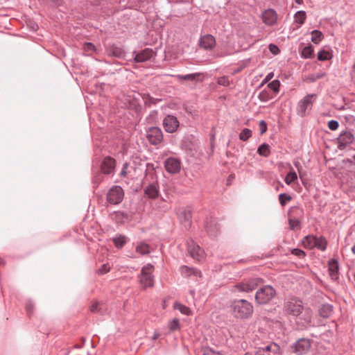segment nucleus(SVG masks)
Masks as SVG:
<instances>
[{
	"instance_id": "f257e3e1",
	"label": "nucleus",
	"mask_w": 355,
	"mask_h": 355,
	"mask_svg": "<svg viewBox=\"0 0 355 355\" xmlns=\"http://www.w3.org/2000/svg\"><path fill=\"white\" fill-rule=\"evenodd\" d=\"M230 308L234 316L241 320L250 318L254 311L252 304L244 299L232 300Z\"/></svg>"
},
{
	"instance_id": "f03ea898",
	"label": "nucleus",
	"mask_w": 355,
	"mask_h": 355,
	"mask_svg": "<svg viewBox=\"0 0 355 355\" xmlns=\"http://www.w3.org/2000/svg\"><path fill=\"white\" fill-rule=\"evenodd\" d=\"M277 291L270 285H264L257 289L254 299L258 305H266L270 304L276 297Z\"/></svg>"
},
{
	"instance_id": "7ed1b4c3",
	"label": "nucleus",
	"mask_w": 355,
	"mask_h": 355,
	"mask_svg": "<svg viewBox=\"0 0 355 355\" xmlns=\"http://www.w3.org/2000/svg\"><path fill=\"white\" fill-rule=\"evenodd\" d=\"M261 282L262 279L260 278H252L243 281L232 286L230 291L237 296H239V293H249L255 290Z\"/></svg>"
},
{
	"instance_id": "20e7f679",
	"label": "nucleus",
	"mask_w": 355,
	"mask_h": 355,
	"mask_svg": "<svg viewBox=\"0 0 355 355\" xmlns=\"http://www.w3.org/2000/svg\"><path fill=\"white\" fill-rule=\"evenodd\" d=\"M154 266L150 263L145 265L141 268L139 280L144 288L153 287L154 285V276L152 274Z\"/></svg>"
},
{
	"instance_id": "39448f33",
	"label": "nucleus",
	"mask_w": 355,
	"mask_h": 355,
	"mask_svg": "<svg viewBox=\"0 0 355 355\" xmlns=\"http://www.w3.org/2000/svg\"><path fill=\"white\" fill-rule=\"evenodd\" d=\"M316 98L317 94H307L302 98L297 105V114L300 116H305L306 115V111L311 109Z\"/></svg>"
},
{
	"instance_id": "423d86ee",
	"label": "nucleus",
	"mask_w": 355,
	"mask_h": 355,
	"mask_svg": "<svg viewBox=\"0 0 355 355\" xmlns=\"http://www.w3.org/2000/svg\"><path fill=\"white\" fill-rule=\"evenodd\" d=\"M146 137L151 145L157 146L163 141V132L160 128L150 127L146 130Z\"/></svg>"
},
{
	"instance_id": "0eeeda50",
	"label": "nucleus",
	"mask_w": 355,
	"mask_h": 355,
	"mask_svg": "<svg viewBox=\"0 0 355 355\" xmlns=\"http://www.w3.org/2000/svg\"><path fill=\"white\" fill-rule=\"evenodd\" d=\"M124 192L120 186L112 187L107 193V200L112 205H118L123 199Z\"/></svg>"
},
{
	"instance_id": "6e6552de",
	"label": "nucleus",
	"mask_w": 355,
	"mask_h": 355,
	"mask_svg": "<svg viewBox=\"0 0 355 355\" xmlns=\"http://www.w3.org/2000/svg\"><path fill=\"white\" fill-rule=\"evenodd\" d=\"M304 309L302 301L297 298H291L285 303L286 311L293 316L300 315Z\"/></svg>"
},
{
	"instance_id": "1a4fd4ad",
	"label": "nucleus",
	"mask_w": 355,
	"mask_h": 355,
	"mask_svg": "<svg viewBox=\"0 0 355 355\" xmlns=\"http://www.w3.org/2000/svg\"><path fill=\"white\" fill-rule=\"evenodd\" d=\"M255 355H281L280 347L274 342H270L258 347Z\"/></svg>"
},
{
	"instance_id": "9d476101",
	"label": "nucleus",
	"mask_w": 355,
	"mask_h": 355,
	"mask_svg": "<svg viewBox=\"0 0 355 355\" xmlns=\"http://www.w3.org/2000/svg\"><path fill=\"white\" fill-rule=\"evenodd\" d=\"M311 348V340L308 338H300L291 347L292 352L296 355L306 354Z\"/></svg>"
},
{
	"instance_id": "9b49d317",
	"label": "nucleus",
	"mask_w": 355,
	"mask_h": 355,
	"mask_svg": "<svg viewBox=\"0 0 355 355\" xmlns=\"http://www.w3.org/2000/svg\"><path fill=\"white\" fill-rule=\"evenodd\" d=\"M296 317V324L298 328L303 329L311 326L312 311L310 309L304 308L300 315Z\"/></svg>"
},
{
	"instance_id": "f8f14e48",
	"label": "nucleus",
	"mask_w": 355,
	"mask_h": 355,
	"mask_svg": "<svg viewBox=\"0 0 355 355\" xmlns=\"http://www.w3.org/2000/svg\"><path fill=\"white\" fill-rule=\"evenodd\" d=\"M187 245L188 253L193 259L200 261L204 258V250L198 244H196L193 240H188Z\"/></svg>"
},
{
	"instance_id": "ddd939ff",
	"label": "nucleus",
	"mask_w": 355,
	"mask_h": 355,
	"mask_svg": "<svg viewBox=\"0 0 355 355\" xmlns=\"http://www.w3.org/2000/svg\"><path fill=\"white\" fill-rule=\"evenodd\" d=\"M162 125L166 132L173 133L178 130L180 123L176 116L168 114L164 117Z\"/></svg>"
},
{
	"instance_id": "4468645a",
	"label": "nucleus",
	"mask_w": 355,
	"mask_h": 355,
	"mask_svg": "<svg viewBox=\"0 0 355 355\" xmlns=\"http://www.w3.org/2000/svg\"><path fill=\"white\" fill-rule=\"evenodd\" d=\"M354 139V135L349 130H343L337 138L338 147L340 150H343L347 146L351 144Z\"/></svg>"
},
{
	"instance_id": "2eb2a0df",
	"label": "nucleus",
	"mask_w": 355,
	"mask_h": 355,
	"mask_svg": "<svg viewBox=\"0 0 355 355\" xmlns=\"http://www.w3.org/2000/svg\"><path fill=\"white\" fill-rule=\"evenodd\" d=\"M199 46L206 51H212L216 44L215 37L211 34L202 35L198 42Z\"/></svg>"
},
{
	"instance_id": "dca6fc26",
	"label": "nucleus",
	"mask_w": 355,
	"mask_h": 355,
	"mask_svg": "<svg viewBox=\"0 0 355 355\" xmlns=\"http://www.w3.org/2000/svg\"><path fill=\"white\" fill-rule=\"evenodd\" d=\"M164 167L168 173L176 174L180 171L181 162L178 158L168 157L164 162Z\"/></svg>"
},
{
	"instance_id": "f3484780",
	"label": "nucleus",
	"mask_w": 355,
	"mask_h": 355,
	"mask_svg": "<svg viewBox=\"0 0 355 355\" xmlns=\"http://www.w3.org/2000/svg\"><path fill=\"white\" fill-rule=\"evenodd\" d=\"M178 218L180 223L188 229L191 225L192 214L189 209H180L178 213Z\"/></svg>"
},
{
	"instance_id": "a211bd4d",
	"label": "nucleus",
	"mask_w": 355,
	"mask_h": 355,
	"mask_svg": "<svg viewBox=\"0 0 355 355\" xmlns=\"http://www.w3.org/2000/svg\"><path fill=\"white\" fill-rule=\"evenodd\" d=\"M261 16L263 23L268 26H273L277 22V14L273 9L264 10Z\"/></svg>"
},
{
	"instance_id": "6ab92c4d",
	"label": "nucleus",
	"mask_w": 355,
	"mask_h": 355,
	"mask_svg": "<svg viewBox=\"0 0 355 355\" xmlns=\"http://www.w3.org/2000/svg\"><path fill=\"white\" fill-rule=\"evenodd\" d=\"M134 53L135 54L134 56V61L135 62H144L148 61L154 55L153 49L149 48H146L137 53L134 52Z\"/></svg>"
},
{
	"instance_id": "aec40b11",
	"label": "nucleus",
	"mask_w": 355,
	"mask_h": 355,
	"mask_svg": "<svg viewBox=\"0 0 355 355\" xmlns=\"http://www.w3.org/2000/svg\"><path fill=\"white\" fill-rule=\"evenodd\" d=\"M144 194L148 198L155 199L159 196V186L157 182H153L150 183L145 189H144Z\"/></svg>"
},
{
	"instance_id": "412c9836",
	"label": "nucleus",
	"mask_w": 355,
	"mask_h": 355,
	"mask_svg": "<svg viewBox=\"0 0 355 355\" xmlns=\"http://www.w3.org/2000/svg\"><path fill=\"white\" fill-rule=\"evenodd\" d=\"M205 227L210 236H216L220 229L216 220L212 218L206 220Z\"/></svg>"
},
{
	"instance_id": "4be33fe9",
	"label": "nucleus",
	"mask_w": 355,
	"mask_h": 355,
	"mask_svg": "<svg viewBox=\"0 0 355 355\" xmlns=\"http://www.w3.org/2000/svg\"><path fill=\"white\" fill-rule=\"evenodd\" d=\"M115 168V159L106 157L101 164V171L103 174L110 175L113 173Z\"/></svg>"
},
{
	"instance_id": "5701e85b",
	"label": "nucleus",
	"mask_w": 355,
	"mask_h": 355,
	"mask_svg": "<svg viewBox=\"0 0 355 355\" xmlns=\"http://www.w3.org/2000/svg\"><path fill=\"white\" fill-rule=\"evenodd\" d=\"M180 273L182 276L189 277L193 275L196 277H200L201 272L195 268H191L187 266H182L180 268Z\"/></svg>"
},
{
	"instance_id": "b1692460",
	"label": "nucleus",
	"mask_w": 355,
	"mask_h": 355,
	"mask_svg": "<svg viewBox=\"0 0 355 355\" xmlns=\"http://www.w3.org/2000/svg\"><path fill=\"white\" fill-rule=\"evenodd\" d=\"M338 270L339 266L336 260L332 259L329 262V270L331 279H336L338 278Z\"/></svg>"
},
{
	"instance_id": "393cba45",
	"label": "nucleus",
	"mask_w": 355,
	"mask_h": 355,
	"mask_svg": "<svg viewBox=\"0 0 355 355\" xmlns=\"http://www.w3.org/2000/svg\"><path fill=\"white\" fill-rule=\"evenodd\" d=\"M333 312V306L330 304H323L319 309V313L321 317L327 318Z\"/></svg>"
},
{
	"instance_id": "a878e982",
	"label": "nucleus",
	"mask_w": 355,
	"mask_h": 355,
	"mask_svg": "<svg viewBox=\"0 0 355 355\" xmlns=\"http://www.w3.org/2000/svg\"><path fill=\"white\" fill-rule=\"evenodd\" d=\"M115 247L118 249L122 248L127 243L128 238L123 235H119L113 238Z\"/></svg>"
},
{
	"instance_id": "bb28decb",
	"label": "nucleus",
	"mask_w": 355,
	"mask_h": 355,
	"mask_svg": "<svg viewBox=\"0 0 355 355\" xmlns=\"http://www.w3.org/2000/svg\"><path fill=\"white\" fill-rule=\"evenodd\" d=\"M257 153L260 156L264 157H269V155H270V146L266 143L261 144L257 149Z\"/></svg>"
},
{
	"instance_id": "cd10ccee",
	"label": "nucleus",
	"mask_w": 355,
	"mask_h": 355,
	"mask_svg": "<svg viewBox=\"0 0 355 355\" xmlns=\"http://www.w3.org/2000/svg\"><path fill=\"white\" fill-rule=\"evenodd\" d=\"M199 76H200V73H189V74H185V75L178 74L174 76L180 80H184L194 82L196 80L197 77H198Z\"/></svg>"
},
{
	"instance_id": "c85d7f7f",
	"label": "nucleus",
	"mask_w": 355,
	"mask_h": 355,
	"mask_svg": "<svg viewBox=\"0 0 355 355\" xmlns=\"http://www.w3.org/2000/svg\"><path fill=\"white\" fill-rule=\"evenodd\" d=\"M306 18V14L304 10H299L294 15V21L299 24V26H302L305 22Z\"/></svg>"
},
{
	"instance_id": "c756f323",
	"label": "nucleus",
	"mask_w": 355,
	"mask_h": 355,
	"mask_svg": "<svg viewBox=\"0 0 355 355\" xmlns=\"http://www.w3.org/2000/svg\"><path fill=\"white\" fill-rule=\"evenodd\" d=\"M327 241L324 237L316 236L315 244H314V248H316L321 251H324L327 248Z\"/></svg>"
},
{
	"instance_id": "7c9ffc66",
	"label": "nucleus",
	"mask_w": 355,
	"mask_h": 355,
	"mask_svg": "<svg viewBox=\"0 0 355 355\" xmlns=\"http://www.w3.org/2000/svg\"><path fill=\"white\" fill-rule=\"evenodd\" d=\"M311 34V41L316 44H319L324 38L322 33L318 30L312 31Z\"/></svg>"
},
{
	"instance_id": "2f4dec72",
	"label": "nucleus",
	"mask_w": 355,
	"mask_h": 355,
	"mask_svg": "<svg viewBox=\"0 0 355 355\" xmlns=\"http://www.w3.org/2000/svg\"><path fill=\"white\" fill-rule=\"evenodd\" d=\"M173 307L175 309L178 310L181 313L185 315H189L191 313L189 307L179 302L174 303Z\"/></svg>"
},
{
	"instance_id": "473e14b6",
	"label": "nucleus",
	"mask_w": 355,
	"mask_h": 355,
	"mask_svg": "<svg viewBox=\"0 0 355 355\" xmlns=\"http://www.w3.org/2000/svg\"><path fill=\"white\" fill-rule=\"evenodd\" d=\"M136 252L142 254H148L150 253V246L145 243H140L136 247Z\"/></svg>"
},
{
	"instance_id": "72a5a7b5",
	"label": "nucleus",
	"mask_w": 355,
	"mask_h": 355,
	"mask_svg": "<svg viewBox=\"0 0 355 355\" xmlns=\"http://www.w3.org/2000/svg\"><path fill=\"white\" fill-rule=\"evenodd\" d=\"M316 236L313 235H308L306 236L303 240V244L305 247H308L309 248H314V244H315Z\"/></svg>"
},
{
	"instance_id": "f704fd0d",
	"label": "nucleus",
	"mask_w": 355,
	"mask_h": 355,
	"mask_svg": "<svg viewBox=\"0 0 355 355\" xmlns=\"http://www.w3.org/2000/svg\"><path fill=\"white\" fill-rule=\"evenodd\" d=\"M313 54V48L311 45L304 47L301 51V57L305 59L310 58Z\"/></svg>"
},
{
	"instance_id": "c9c22d12",
	"label": "nucleus",
	"mask_w": 355,
	"mask_h": 355,
	"mask_svg": "<svg viewBox=\"0 0 355 355\" xmlns=\"http://www.w3.org/2000/svg\"><path fill=\"white\" fill-rule=\"evenodd\" d=\"M326 76L324 72L320 71L315 74H310L305 78V80L310 83H314L317 80L320 79Z\"/></svg>"
},
{
	"instance_id": "e433bc0d",
	"label": "nucleus",
	"mask_w": 355,
	"mask_h": 355,
	"mask_svg": "<svg viewBox=\"0 0 355 355\" xmlns=\"http://www.w3.org/2000/svg\"><path fill=\"white\" fill-rule=\"evenodd\" d=\"M297 179V173L293 169L286 175L284 182L286 184L290 185Z\"/></svg>"
},
{
	"instance_id": "4c0bfd02",
	"label": "nucleus",
	"mask_w": 355,
	"mask_h": 355,
	"mask_svg": "<svg viewBox=\"0 0 355 355\" xmlns=\"http://www.w3.org/2000/svg\"><path fill=\"white\" fill-rule=\"evenodd\" d=\"M110 55L116 58H121L124 55L123 50L118 46H112L110 51Z\"/></svg>"
},
{
	"instance_id": "58836bf2",
	"label": "nucleus",
	"mask_w": 355,
	"mask_h": 355,
	"mask_svg": "<svg viewBox=\"0 0 355 355\" xmlns=\"http://www.w3.org/2000/svg\"><path fill=\"white\" fill-rule=\"evenodd\" d=\"M252 136V130L249 128H244L239 134V139L243 141H247Z\"/></svg>"
},
{
	"instance_id": "ea45409f",
	"label": "nucleus",
	"mask_w": 355,
	"mask_h": 355,
	"mask_svg": "<svg viewBox=\"0 0 355 355\" xmlns=\"http://www.w3.org/2000/svg\"><path fill=\"white\" fill-rule=\"evenodd\" d=\"M259 99L261 102H268L272 98L271 95L270 94L268 91L263 90L259 94Z\"/></svg>"
},
{
	"instance_id": "a19ab883",
	"label": "nucleus",
	"mask_w": 355,
	"mask_h": 355,
	"mask_svg": "<svg viewBox=\"0 0 355 355\" xmlns=\"http://www.w3.org/2000/svg\"><path fill=\"white\" fill-rule=\"evenodd\" d=\"M268 87L275 93H277L279 90L280 82L279 80H274L268 83Z\"/></svg>"
},
{
	"instance_id": "79ce46f5",
	"label": "nucleus",
	"mask_w": 355,
	"mask_h": 355,
	"mask_svg": "<svg viewBox=\"0 0 355 355\" xmlns=\"http://www.w3.org/2000/svg\"><path fill=\"white\" fill-rule=\"evenodd\" d=\"M292 199L291 196L286 193H282L279 195V200L282 206H284L287 202Z\"/></svg>"
},
{
	"instance_id": "37998d69",
	"label": "nucleus",
	"mask_w": 355,
	"mask_h": 355,
	"mask_svg": "<svg viewBox=\"0 0 355 355\" xmlns=\"http://www.w3.org/2000/svg\"><path fill=\"white\" fill-rule=\"evenodd\" d=\"M202 355H220L218 352L213 350L209 347L203 346L201 348Z\"/></svg>"
},
{
	"instance_id": "c03bdc74",
	"label": "nucleus",
	"mask_w": 355,
	"mask_h": 355,
	"mask_svg": "<svg viewBox=\"0 0 355 355\" xmlns=\"http://www.w3.org/2000/svg\"><path fill=\"white\" fill-rule=\"evenodd\" d=\"M168 327L171 331L178 329L180 327L179 320L177 318H174L168 322Z\"/></svg>"
},
{
	"instance_id": "a18cd8bd",
	"label": "nucleus",
	"mask_w": 355,
	"mask_h": 355,
	"mask_svg": "<svg viewBox=\"0 0 355 355\" xmlns=\"http://www.w3.org/2000/svg\"><path fill=\"white\" fill-rule=\"evenodd\" d=\"M318 59L320 61L327 60L330 59L329 53L324 50H321L318 53Z\"/></svg>"
},
{
	"instance_id": "49530a36",
	"label": "nucleus",
	"mask_w": 355,
	"mask_h": 355,
	"mask_svg": "<svg viewBox=\"0 0 355 355\" xmlns=\"http://www.w3.org/2000/svg\"><path fill=\"white\" fill-rule=\"evenodd\" d=\"M290 228L291 230L299 229L300 227V221L296 218L289 219Z\"/></svg>"
},
{
	"instance_id": "de8ad7c7",
	"label": "nucleus",
	"mask_w": 355,
	"mask_h": 355,
	"mask_svg": "<svg viewBox=\"0 0 355 355\" xmlns=\"http://www.w3.org/2000/svg\"><path fill=\"white\" fill-rule=\"evenodd\" d=\"M83 50L85 52H92L96 51V46L91 42H85L83 44Z\"/></svg>"
},
{
	"instance_id": "09e8293b",
	"label": "nucleus",
	"mask_w": 355,
	"mask_h": 355,
	"mask_svg": "<svg viewBox=\"0 0 355 355\" xmlns=\"http://www.w3.org/2000/svg\"><path fill=\"white\" fill-rule=\"evenodd\" d=\"M33 306H34L33 303L31 300L27 301V302L26 304V311L27 315L29 317H31V314L33 313Z\"/></svg>"
},
{
	"instance_id": "8fccbe9b",
	"label": "nucleus",
	"mask_w": 355,
	"mask_h": 355,
	"mask_svg": "<svg viewBox=\"0 0 355 355\" xmlns=\"http://www.w3.org/2000/svg\"><path fill=\"white\" fill-rule=\"evenodd\" d=\"M339 127V123L336 120H331L328 122V128L331 130H336Z\"/></svg>"
},
{
	"instance_id": "3c124183",
	"label": "nucleus",
	"mask_w": 355,
	"mask_h": 355,
	"mask_svg": "<svg viewBox=\"0 0 355 355\" xmlns=\"http://www.w3.org/2000/svg\"><path fill=\"white\" fill-rule=\"evenodd\" d=\"M291 253L299 258H302L305 256V252L302 250L298 248L293 249Z\"/></svg>"
},
{
	"instance_id": "603ef678",
	"label": "nucleus",
	"mask_w": 355,
	"mask_h": 355,
	"mask_svg": "<svg viewBox=\"0 0 355 355\" xmlns=\"http://www.w3.org/2000/svg\"><path fill=\"white\" fill-rule=\"evenodd\" d=\"M218 84L220 85L227 87L230 85V80L227 78L225 76L220 77L218 79Z\"/></svg>"
},
{
	"instance_id": "864d4df0",
	"label": "nucleus",
	"mask_w": 355,
	"mask_h": 355,
	"mask_svg": "<svg viewBox=\"0 0 355 355\" xmlns=\"http://www.w3.org/2000/svg\"><path fill=\"white\" fill-rule=\"evenodd\" d=\"M259 129L260 133L261 135L266 132V130H267V124H266V123L263 120H261V121H259Z\"/></svg>"
},
{
	"instance_id": "5fc2aeb1",
	"label": "nucleus",
	"mask_w": 355,
	"mask_h": 355,
	"mask_svg": "<svg viewBox=\"0 0 355 355\" xmlns=\"http://www.w3.org/2000/svg\"><path fill=\"white\" fill-rule=\"evenodd\" d=\"M103 176L101 173H99L98 175H97L94 178V181H93L94 186L95 187H97L99 185V184L101 183V182L103 180Z\"/></svg>"
},
{
	"instance_id": "6e6d98bb",
	"label": "nucleus",
	"mask_w": 355,
	"mask_h": 355,
	"mask_svg": "<svg viewBox=\"0 0 355 355\" xmlns=\"http://www.w3.org/2000/svg\"><path fill=\"white\" fill-rule=\"evenodd\" d=\"M110 268L106 265L103 264L101 267L98 270V273L100 275H103L109 272Z\"/></svg>"
},
{
	"instance_id": "4d7b16f0",
	"label": "nucleus",
	"mask_w": 355,
	"mask_h": 355,
	"mask_svg": "<svg viewBox=\"0 0 355 355\" xmlns=\"http://www.w3.org/2000/svg\"><path fill=\"white\" fill-rule=\"evenodd\" d=\"M269 49L270 52L274 55H277L279 53V49L275 44H270L269 45Z\"/></svg>"
},
{
	"instance_id": "13d9d810",
	"label": "nucleus",
	"mask_w": 355,
	"mask_h": 355,
	"mask_svg": "<svg viewBox=\"0 0 355 355\" xmlns=\"http://www.w3.org/2000/svg\"><path fill=\"white\" fill-rule=\"evenodd\" d=\"M100 306V304L98 302H94L90 306V311L93 313H96L100 311L98 306Z\"/></svg>"
},
{
	"instance_id": "bf43d9fd",
	"label": "nucleus",
	"mask_w": 355,
	"mask_h": 355,
	"mask_svg": "<svg viewBox=\"0 0 355 355\" xmlns=\"http://www.w3.org/2000/svg\"><path fill=\"white\" fill-rule=\"evenodd\" d=\"M128 166V164L127 162L123 164L122 170L120 173V175L121 177H125L126 175Z\"/></svg>"
},
{
	"instance_id": "052dcab7",
	"label": "nucleus",
	"mask_w": 355,
	"mask_h": 355,
	"mask_svg": "<svg viewBox=\"0 0 355 355\" xmlns=\"http://www.w3.org/2000/svg\"><path fill=\"white\" fill-rule=\"evenodd\" d=\"M273 76H274V73L272 72L268 73L265 78L264 81H266V82L269 81L270 79H272L273 78Z\"/></svg>"
},
{
	"instance_id": "680f3d73",
	"label": "nucleus",
	"mask_w": 355,
	"mask_h": 355,
	"mask_svg": "<svg viewBox=\"0 0 355 355\" xmlns=\"http://www.w3.org/2000/svg\"><path fill=\"white\" fill-rule=\"evenodd\" d=\"M159 336H160V334L158 332L155 331L152 339L155 340L157 339L159 337Z\"/></svg>"
},
{
	"instance_id": "e2e57ef3",
	"label": "nucleus",
	"mask_w": 355,
	"mask_h": 355,
	"mask_svg": "<svg viewBox=\"0 0 355 355\" xmlns=\"http://www.w3.org/2000/svg\"><path fill=\"white\" fill-rule=\"evenodd\" d=\"M352 252L354 254H355V245H354L352 248Z\"/></svg>"
},
{
	"instance_id": "0e129e2a",
	"label": "nucleus",
	"mask_w": 355,
	"mask_h": 355,
	"mask_svg": "<svg viewBox=\"0 0 355 355\" xmlns=\"http://www.w3.org/2000/svg\"><path fill=\"white\" fill-rule=\"evenodd\" d=\"M295 2H296L297 4H300V3H302V0H295Z\"/></svg>"
},
{
	"instance_id": "69168bd1",
	"label": "nucleus",
	"mask_w": 355,
	"mask_h": 355,
	"mask_svg": "<svg viewBox=\"0 0 355 355\" xmlns=\"http://www.w3.org/2000/svg\"><path fill=\"white\" fill-rule=\"evenodd\" d=\"M4 263H5L4 261L2 259L0 258V265L1 264L3 265Z\"/></svg>"
},
{
	"instance_id": "338daca9",
	"label": "nucleus",
	"mask_w": 355,
	"mask_h": 355,
	"mask_svg": "<svg viewBox=\"0 0 355 355\" xmlns=\"http://www.w3.org/2000/svg\"><path fill=\"white\" fill-rule=\"evenodd\" d=\"M57 1H58V5L60 6V4H61L60 2L62 1V0H57Z\"/></svg>"
},
{
	"instance_id": "774afa93",
	"label": "nucleus",
	"mask_w": 355,
	"mask_h": 355,
	"mask_svg": "<svg viewBox=\"0 0 355 355\" xmlns=\"http://www.w3.org/2000/svg\"><path fill=\"white\" fill-rule=\"evenodd\" d=\"M354 161H355V155L352 157Z\"/></svg>"
}]
</instances>
